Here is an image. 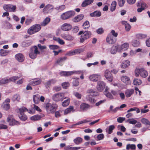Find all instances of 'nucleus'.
Masks as SVG:
<instances>
[{"label": "nucleus", "mask_w": 150, "mask_h": 150, "mask_svg": "<svg viewBox=\"0 0 150 150\" xmlns=\"http://www.w3.org/2000/svg\"><path fill=\"white\" fill-rule=\"evenodd\" d=\"M58 106L56 103H47L45 105V109L47 113L48 114H53L57 109Z\"/></svg>", "instance_id": "f257e3e1"}, {"label": "nucleus", "mask_w": 150, "mask_h": 150, "mask_svg": "<svg viewBox=\"0 0 150 150\" xmlns=\"http://www.w3.org/2000/svg\"><path fill=\"white\" fill-rule=\"evenodd\" d=\"M79 35H81L80 38V42H83L85 40L90 38L91 35V31L88 30L83 32L81 31L79 33Z\"/></svg>", "instance_id": "f03ea898"}, {"label": "nucleus", "mask_w": 150, "mask_h": 150, "mask_svg": "<svg viewBox=\"0 0 150 150\" xmlns=\"http://www.w3.org/2000/svg\"><path fill=\"white\" fill-rule=\"evenodd\" d=\"M41 29L40 25L36 24L30 27L28 30V33L30 35L33 34L39 31Z\"/></svg>", "instance_id": "7ed1b4c3"}, {"label": "nucleus", "mask_w": 150, "mask_h": 150, "mask_svg": "<svg viewBox=\"0 0 150 150\" xmlns=\"http://www.w3.org/2000/svg\"><path fill=\"white\" fill-rule=\"evenodd\" d=\"M64 94L65 93H58L55 94L52 96V99L56 102L62 101L67 98L66 97H64Z\"/></svg>", "instance_id": "20e7f679"}, {"label": "nucleus", "mask_w": 150, "mask_h": 150, "mask_svg": "<svg viewBox=\"0 0 150 150\" xmlns=\"http://www.w3.org/2000/svg\"><path fill=\"white\" fill-rule=\"evenodd\" d=\"M135 75L138 76L139 75L143 78L146 77L148 75L147 72L144 69H136L135 71Z\"/></svg>", "instance_id": "39448f33"}, {"label": "nucleus", "mask_w": 150, "mask_h": 150, "mask_svg": "<svg viewBox=\"0 0 150 150\" xmlns=\"http://www.w3.org/2000/svg\"><path fill=\"white\" fill-rule=\"evenodd\" d=\"M75 14L74 11H70L63 13L61 16V18L62 20H67L74 16Z\"/></svg>", "instance_id": "423d86ee"}, {"label": "nucleus", "mask_w": 150, "mask_h": 150, "mask_svg": "<svg viewBox=\"0 0 150 150\" xmlns=\"http://www.w3.org/2000/svg\"><path fill=\"white\" fill-rule=\"evenodd\" d=\"M40 54V52L38 50L37 47L35 46H34L33 48L31 49L29 54L30 58L34 59L36 57L37 55L38 54Z\"/></svg>", "instance_id": "0eeeda50"}, {"label": "nucleus", "mask_w": 150, "mask_h": 150, "mask_svg": "<svg viewBox=\"0 0 150 150\" xmlns=\"http://www.w3.org/2000/svg\"><path fill=\"white\" fill-rule=\"evenodd\" d=\"M105 83L103 81H98L97 83L96 89L100 92L102 91L105 88Z\"/></svg>", "instance_id": "6e6552de"}, {"label": "nucleus", "mask_w": 150, "mask_h": 150, "mask_svg": "<svg viewBox=\"0 0 150 150\" xmlns=\"http://www.w3.org/2000/svg\"><path fill=\"white\" fill-rule=\"evenodd\" d=\"M101 78V76L98 74H93L90 75L89 77V80L93 82H96Z\"/></svg>", "instance_id": "1a4fd4ad"}, {"label": "nucleus", "mask_w": 150, "mask_h": 150, "mask_svg": "<svg viewBox=\"0 0 150 150\" xmlns=\"http://www.w3.org/2000/svg\"><path fill=\"white\" fill-rule=\"evenodd\" d=\"M3 8L5 11L14 12L16 9V7L15 6L9 4L4 5Z\"/></svg>", "instance_id": "9d476101"}, {"label": "nucleus", "mask_w": 150, "mask_h": 150, "mask_svg": "<svg viewBox=\"0 0 150 150\" xmlns=\"http://www.w3.org/2000/svg\"><path fill=\"white\" fill-rule=\"evenodd\" d=\"M104 76L109 81L112 82L113 78L112 74L108 70H106L104 72Z\"/></svg>", "instance_id": "9b49d317"}, {"label": "nucleus", "mask_w": 150, "mask_h": 150, "mask_svg": "<svg viewBox=\"0 0 150 150\" xmlns=\"http://www.w3.org/2000/svg\"><path fill=\"white\" fill-rule=\"evenodd\" d=\"M72 28L71 25L67 23H65L63 24L61 26V29L65 31H68L70 30Z\"/></svg>", "instance_id": "f8f14e48"}, {"label": "nucleus", "mask_w": 150, "mask_h": 150, "mask_svg": "<svg viewBox=\"0 0 150 150\" xmlns=\"http://www.w3.org/2000/svg\"><path fill=\"white\" fill-rule=\"evenodd\" d=\"M7 121L9 122V124L11 125H14L18 124V121L15 119L11 118V116L9 115L7 119Z\"/></svg>", "instance_id": "ddd939ff"}, {"label": "nucleus", "mask_w": 150, "mask_h": 150, "mask_svg": "<svg viewBox=\"0 0 150 150\" xmlns=\"http://www.w3.org/2000/svg\"><path fill=\"white\" fill-rule=\"evenodd\" d=\"M106 41L109 44H113L115 42L116 40L111 35L109 34L106 38Z\"/></svg>", "instance_id": "4468645a"}, {"label": "nucleus", "mask_w": 150, "mask_h": 150, "mask_svg": "<svg viewBox=\"0 0 150 150\" xmlns=\"http://www.w3.org/2000/svg\"><path fill=\"white\" fill-rule=\"evenodd\" d=\"M120 48V46L118 45L113 46L111 48L110 50V53L112 54H115L116 53L117 51L120 52L121 50L119 49Z\"/></svg>", "instance_id": "2eb2a0df"}, {"label": "nucleus", "mask_w": 150, "mask_h": 150, "mask_svg": "<svg viewBox=\"0 0 150 150\" xmlns=\"http://www.w3.org/2000/svg\"><path fill=\"white\" fill-rule=\"evenodd\" d=\"M61 36L62 38L68 41L73 40L74 39V36L69 34H63Z\"/></svg>", "instance_id": "dca6fc26"}, {"label": "nucleus", "mask_w": 150, "mask_h": 150, "mask_svg": "<svg viewBox=\"0 0 150 150\" xmlns=\"http://www.w3.org/2000/svg\"><path fill=\"white\" fill-rule=\"evenodd\" d=\"M41 80L40 79H36L31 81L29 83L30 85L33 86H35L39 85L41 83Z\"/></svg>", "instance_id": "f3484780"}, {"label": "nucleus", "mask_w": 150, "mask_h": 150, "mask_svg": "<svg viewBox=\"0 0 150 150\" xmlns=\"http://www.w3.org/2000/svg\"><path fill=\"white\" fill-rule=\"evenodd\" d=\"M45 115L43 114H41L40 115H37L31 117V120L33 121H37L40 120L41 118L44 117Z\"/></svg>", "instance_id": "a211bd4d"}, {"label": "nucleus", "mask_w": 150, "mask_h": 150, "mask_svg": "<svg viewBox=\"0 0 150 150\" xmlns=\"http://www.w3.org/2000/svg\"><path fill=\"white\" fill-rule=\"evenodd\" d=\"M134 92V90L133 89H127L125 92V94L126 96L128 98L130 97Z\"/></svg>", "instance_id": "6ab92c4d"}, {"label": "nucleus", "mask_w": 150, "mask_h": 150, "mask_svg": "<svg viewBox=\"0 0 150 150\" xmlns=\"http://www.w3.org/2000/svg\"><path fill=\"white\" fill-rule=\"evenodd\" d=\"M89 105L84 103H82L80 105V109L82 111H85L89 108Z\"/></svg>", "instance_id": "aec40b11"}, {"label": "nucleus", "mask_w": 150, "mask_h": 150, "mask_svg": "<svg viewBox=\"0 0 150 150\" xmlns=\"http://www.w3.org/2000/svg\"><path fill=\"white\" fill-rule=\"evenodd\" d=\"M53 6L51 4H48L43 9V11L45 13H47L48 11L53 9Z\"/></svg>", "instance_id": "412c9836"}, {"label": "nucleus", "mask_w": 150, "mask_h": 150, "mask_svg": "<svg viewBox=\"0 0 150 150\" xmlns=\"http://www.w3.org/2000/svg\"><path fill=\"white\" fill-rule=\"evenodd\" d=\"M75 72H74L73 71H62L60 72V75L62 76H69L72 75L73 74L75 73Z\"/></svg>", "instance_id": "4be33fe9"}, {"label": "nucleus", "mask_w": 150, "mask_h": 150, "mask_svg": "<svg viewBox=\"0 0 150 150\" xmlns=\"http://www.w3.org/2000/svg\"><path fill=\"white\" fill-rule=\"evenodd\" d=\"M15 57L16 59L19 62H23L24 59L23 55L21 53L16 54L15 56Z\"/></svg>", "instance_id": "5701e85b"}, {"label": "nucleus", "mask_w": 150, "mask_h": 150, "mask_svg": "<svg viewBox=\"0 0 150 150\" xmlns=\"http://www.w3.org/2000/svg\"><path fill=\"white\" fill-rule=\"evenodd\" d=\"M31 44V42L27 40H24L21 43V46L23 47H28Z\"/></svg>", "instance_id": "b1692460"}, {"label": "nucleus", "mask_w": 150, "mask_h": 150, "mask_svg": "<svg viewBox=\"0 0 150 150\" xmlns=\"http://www.w3.org/2000/svg\"><path fill=\"white\" fill-rule=\"evenodd\" d=\"M83 14H79L74 17L73 19V21L75 22H78L82 20L83 17Z\"/></svg>", "instance_id": "393cba45"}, {"label": "nucleus", "mask_w": 150, "mask_h": 150, "mask_svg": "<svg viewBox=\"0 0 150 150\" xmlns=\"http://www.w3.org/2000/svg\"><path fill=\"white\" fill-rule=\"evenodd\" d=\"M121 79L122 81L126 84H130V83L129 78L126 76H122Z\"/></svg>", "instance_id": "a878e982"}, {"label": "nucleus", "mask_w": 150, "mask_h": 150, "mask_svg": "<svg viewBox=\"0 0 150 150\" xmlns=\"http://www.w3.org/2000/svg\"><path fill=\"white\" fill-rule=\"evenodd\" d=\"M101 13L99 11H96L94 12L91 13L90 16L92 17H99L101 16Z\"/></svg>", "instance_id": "bb28decb"}, {"label": "nucleus", "mask_w": 150, "mask_h": 150, "mask_svg": "<svg viewBox=\"0 0 150 150\" xmlns=\"http://www.w3.org/2000/svg\"><path fill=\"white\" fill-rule=\"evenodd\" d=\"M40 96L39 94H36L33 96V99L35 104H37L39 103Z\"/></svg>", "instance_id": "cd10ccee"}, {"label": "nucleus", "mask_w": 150, "mask_h": 150, "mask_svg": "<svg viewBox=\"0 0 150 150\" xmlns=\"http://www.w3.org/2000/svg\"><path fill=\"white\" fill-rule=\"evenodd\" d=\"M75 111L74 108L73 106H70L69 108L65 110L64 113L65 115H67V114L70 113L71 112H74Z\"/></svg>", "instance_id": "c85d7f7f"}, {"label": "nucleus", "mask_w": 150, "mask_h": 150, "mask_svg": "<svg viewBox=\"0 0 150 150\" xmlns=\"http://www.w3.org/2000/svg\"><path fill=\"white\" fill-rule=\"evenodd\" d=\"M129 65V61L126 60L123 61L121 65V67L122 68H126Z\"/></svg>", "instance_id": "c756f323"}, {"label": "nucleus", "mask_w": 150, "mask_h": 150, "mask_svg": "<svg viewBox=\"0 0 150 150\" xmlns=\"http://www.w3.org/2000/svg\"><path fill=\"white\" fill-rule=\"evenodd\" d=\"M93 1V0H85L82 4L81 6L84 7L91 4Z\"/></svg>", "instance_id": "7c9ffc66"}, {"label": "nucleus", "mask_w": 150, "mask_h": 150, "mask_svg": "<svg viewBox=\"0 0 150 150\" xmlns=\"http://www.w3.org/2000/svg\"><path fill=\"white\" fill-rule=\"evenodd\" d=\"M115 126L113 125L110 126L108 128L105 129L106 132L108 133L109 134H111L112 132V130L114 129Z\"/></svg>", "instance_id": "2f4dec72"}, {"label": "nucleus", "mask_w": 150, "mask_h": 150, "mask_svg": "<svg viewBox=\"0 0 150 150\" xmlns=\"http://www.w3.org/2000/svg\"><path fill=\"white\" fill-rule=\"evenodd\" d=\"M10 82L8 78H4L0 80V85H1Z\"/></svg>", "instance_id": "473e14b6"}, {"label": "nucleus", "mask_w": 150, "mask_h": 150, "mask_svg": "<svg viewBox=\"0 0 150 150\" xmlns=\"http://www.w3.org/2000/svg\"><path fill=\"white\" fill-rule=\"evenodd\" d=\"M82 140V138L78 137L74 140V142L76 144L78 145L81 143Z\"/></svg>", "instance_id": "72a5a7b5"}, {"label": "nucleus", "mask_w": 150, "mask_h": 150, "mask_svg": "<svg viewBox=\"0 0 150 150\" xmlns=\"http://www.w3.org/2000/svg\"><path fill=\"white\" fill-rule=\"evenodd\" d=\"M117 2L115 1H113L111 5L110 10L111 11H114L116 8Z\"/></svg>", "instance_id": "f704fd0d"}, {"label": "nucleus", "mask_w": 150, "mask_h": 150, "mask_svg": "<svg viewBox=\"0 0 150 150\" xmlns=\"http://www.w3.org/2000/svg\"><path fill=\"white\" fill-rule=\"evenodd\" d=\"M136 146L134 144H128L127 145L126 149H131L132 150H135L136 149Z\"/></svg>", "instance_id": "c9c22d12"}, {"label": "nucleus", "mask_w": 150, "mask_h": 150, "mask_svg": "<svg viewBox=\"0 0 150 150\" xmlns=\"http://www.w3.org/2000/svg\"><path fill=\"white\" fill-rule=\"evenodd\" d=\"M1 107L6 110H8L10 108V106L9 103H3L2 104Z\"/></svg>", "instance_id": "e433bc0d"}, {"label": "nucleus", "mask_w": 150, "mask_h": 150, "mask_svg": "<svg viewBox=\"0 0 150 150\" xmlns=\"http://www.w3.org/2000/svg\"><path fill=\"white\" fill-rule=\"evenodd\" d=\"M87 93L93 96H96L98 95V93L93 89H90L87 91Z\"/></svg>", "instance_id": "4c0bfd02"}, {"label": "nucleus", "mask_w": 150, "mask_h": 150, "mask_svg": "<svg viewBox=\"0 0 150 150\" xmlns=\"http://www.w3.org/2000/svg\"><path fill=\"white\" fill-rule=\"evenodd\" d=\"M121 50H127L128 48L129 45L127 43H125L122 44L120 47Z\"/></svg>", "instance_id": "58836bf2"}, {"label": "nucleus", "mask_w": 150, "mask_h": 150, "mask_svg": "<svg viewBox=\"0 0 150 150\" xmlns=\"http://www.w3.org/2000/svg\"><path fill=\"white\" fill-rule=\"evenodd\" d=\"M66 59L67 57H66L59 58L57 60L56 63L59 65H62V62L64 61Z\"/></svg>", "instance_id": "ea45409f"}, {"label": "nucleus", "mask_w": 150, "mask_h": 150, "mask_svg": "<svg viewBox=\"0 0 150 150\" xmlns=\"http://www.w3.org/2000/svg\"><path fill=\"white\" fill-rule=\"evenodd\" d=\"M82 26L84 29H88L90 26L89 22L88 21H86L83 23Z\"/></svg>", "instance_id": "a19ab883"}, {"label": "nucleus", "mask_w": 150, "mask_h": 150, "mask_svg": "<svg viewBox=\"0 0 150 150\" xmlns=\"http://www.w3.org/2000/svg\"><path fill=\"white\" fill-rule=\"evenodd\" d=\"M50 21V18L47 17L43 21L41 25L42 26H45L48 24Z\"/></svg>", "instance_id": "79ce46f5"}, {"label": "nucleus", "mask_w": 150, "mask_h": 150, "mask_svg": "<svg viewBox=\"0 0 150 150\" xmlns=\"http://www.w3.org/2000/svg\"><path fill=\"white\" fill-rule=\"evenodd\" d=\"M9 53V51L7 50L3 49H1L0 51V55L2 56H6Z\"/></svg>", "instance_id": "37998d69"}, {"label": "nucleus", "mask_w": 150, "mask_h": 150, "mask_svg": "<svg viewBox=\"0 0 150 150\" xmlns=\"http://www.w3.org/2000/svg\"><path fill=\"white\" fill-rule=\"evenodd\" d=\"M142 123L146 125H149L150 127V122L147 119L143 118L141 120Z\"/></svg>", "instance_id": "c03bdc74"}, {"label": "nucleus", "mask_w": 150, "mask_h": 150, "mask_svg": "<svg viewBox=\"0 0 150 150\" xmlns=\"http://www.w3.org/2000/svg\"><path fill=\"white\" fill-rule=\"evenodd\" d=\"M70 99L67 98V99L64 100L62 103V105L63 107H66L70 103Z\"/></svg>", "instance_id": "a18cd8bd"}, {"label": "nucleus", "mask_w": 150, "mask_h": 150, "mask_svg": "<svg viewBox=\"0 0 150 150\" xmlns=\"http://www.w3.org/2000/svg\"><path fill=\"white\" fill-rule=\"evenodd\" d=\"M56 82V80L55 79H52L48 81L46 83L47 86H49L51 84H54Z\"/></svg>", "instance_id": "49530a36"}, {"label": "nucleus", "mask_w": 150, "mask_h": 150, "mask_svg": "<svg viewBox=\"0 0 150 150\" xmlns=\"http://www.w3.org/2000/svg\"><path fill=\"white\" fill-rule=\"evenodd\" d=\"M20 115L24 114L23 113L28 111L27 109L24 107H23L18 109Z\"/></svg>", "instance_id": "de8ad7c7"}, {"label": "nucleus", "mask_w": 150, "mask_h": 150, "mask_svg": "<svg viewBox=\"0 0 150 150\" xmlns=\"http://www.w3.org/2000/svg\"><path fill=\"white\" fill-rule=\"evenodd\" d=\"M142 83L141 80L137 79H135L134 80L133 83L134 85H139Z\"/></svg>", "instance_id": "09e8293b"}, {"label": "nucleus", "mask_w": 150, "mask_h": 150, "mask_svg": "<svg viewBox=\"0 0 150 150\" xmlns=\"http://www.w3.org/2000/svg\"><path fill=\"white\" fill-rule=\"evenodd\" d=\"M20 99L19 95L17 94L15 95L12 98V100L13 101H19Z\"/></svg>", "instance_id": "8fccbe9b"}, {"label": "nucleus", "mask_w": 150, "mask_h": 150, "mask_svg": "<svg viewBox=\"0 0 150 150\" xmlns=\"http://www.w3.org/2000/svg\"><path fill=\"white\" fill-rule=\"evenodd\" d=\"M20 119L23 121L26 120L27 119V116L24 114H20L19 115Z\"/></svg>", "instance_id": "3c124183"}, {"label": "nucleus", "mask_w": 150, "mask_h": 150, "mask_svg": "<svg viewBox=\"0 0 150 150\" xmlns=\"http://www.w3.org/2000/svg\"><path fill=\"white\" fill-rule=\"evenodd\" d=\"M126 121L129 122L130 124H135L137 122V121L134 118L129 119Z\"/></svg>", "instance_id": "603ef678"}, {"label": "nucleus", "mask_w": 150, "mask_h": 150, "mask_svg": "<svg viewBox=\"0 0 150 150\" xmlns=\"http://www.w3.org/2000/svg\"><path fill=\"white\" fill-rule=\"evenodd\" d=\"M146 37V35L145 34H139L137 35V38L139 39H142Z\"/></svg>", "instance_id": "864d4df0"}, {"label": "nucleus", "mask_w": 150, "mask_h": 150, "mask_svg": "<svg viewBox=\"0 0 150 150\" xmlns=\"http://www.w3.org/2000/svg\"><path fill=\"white\" fill-rule=\"evenodd\" d=\"M140 43V42L138 40H134L132 42V44L133 46L136 47L139 46Z\"/></svg>", "instance_id": "5fc2aeb1"}, {"label": "nucleus", "mask_w": 150, "mask_h": 150, "mask_svg": "<svg viewBox=\"0 0 150 150\" xmlns=\"http://www.w3.org/2000/svg\"><path fill=\"white\" fill-rule=\"evenodd\" d=\"M65 8L64 5H63L59 7H57L55 8V9L59 11H61L64 10Z\"/></svg>", "instance_id": "6e6d98bb"}, {"label": "nucleus", "mask_w": 150, "mask_h": 150, "mask_svg": "<svg viewBox=\"0 0 150 150\" xmlns=\"http://www.w3.org/2000/svg\"><path fill=\"white\" fill-rule=\"evenodd\" d=\"M19 77L18 76H14L11 77L10 78H8L9 80H10V82L12 81H15L16 80L19 79Z\"/></svg>", "instance_id": "4d7b16f0"}, {"label": "nucleus", "mask_w": 150, "mask_h": 150, "mask_svg": "<svg viewBox=\"0 0 150 150\" xmlns=\"http://www.w3.org/2000/svg\"><path fill=\"white\" fill-rule=\"evenodd\" d=\"M84 51V50L83 49H80L75 50H74V52L75 55L77 54L83 52Z\"/></svg>", "instance_id": "13d9d810"}, {"label": "nucleus", "mask_w": 150, "mask_h": 150, "mask_svg": "<svg viewBox=\"0 0 150 150\" xmlns=\"http://www.w3.org/2000/svg\"><path fill=\"white\" fill-rule=\"evenodd\" d=\"M118 4L120 6L122 7L125 2V0H118Z\"/></svg>", "instance_id": "bf43d9fd"}, {"label": "nucleus", "mask_w": 150, "mask_h": 150, "mask_svg": "<svg viewBox=\"0 0 150 150\" xmlns=\"http://www.w3.org/2000/svg\"><path fill=\"white\" fill-rule=\"evenodd\" d=\"M49 47L51 50H54L58 49L59 47L57 45H49Z\"/></svg>", "instance_id": "052dcab7"}, {"label": "nucleus", "mask_w": 150, "mask_h": 150, "mask_svg": "<svg viewBox=\"0 0 150 150\" xmlns=\"http://www.w3.org/2000/svg\"><path fill=\"white\" fill-rule=\"evenodd\" d=\"M90 121L87 120H81V121L79 122H77L76 123H77V125L82 124L83 123H85L89 122Z\"/></svg>", "instance_id": "680f3d73"}, {"label": "nucleus", "mask_w": 150, "mask_h": 150, "mask_svg": "<svg viewBox=\"0 0 150 150\" xmlns=\"http://www.w3.org/2000/svg\"><path fill=\"white\" fill-rule=\"evenodd\" d=\"M62 85L63 88L66 89L69 86V84L68 82H65L62 83Z\"/></svg>", "instance_id": "e2e57ef3"}, {"label": "nucleus", "mask_w": 150, "mask_h": 150, "mask_svg": "<svg viewBox=\"0 0 150 150\" xmlns=\"http://www.w3.org/2000/svg\"><path fill=\"white\" fill-rule=\"evenodd\" d=\"M74 95L78 99H80L81 98V94L77 92H74L73 93Z\"/></svg>", "instance_id": "0e129e2a"}, {"label": "nucleus", "mask_w": 150, "mask_h": 150, "mask_svg": "<svg viewBox=\"0 0 150 150\" xmlns=\"http://www.w3.org/2000/svg\"><path fill=\"white\" fill-rule=\"evenodd\" d=\"M104 138V135L103 134H100L97 136V140H100Z\"/></svg>", "instance_id": "69168bd1"}, {"label": "nucleus", "mask_w": 150, "mask_h": 150, "mask_svg": "<svg viewBox=\"0 0 150 150\" xmlns=\"http://www.w3.org/2000/svg\"><path fill=\"white\" fill-rule=\"evenodd\" d=\"M73 85L74 86H77L79 85V82L77 79H74L72 82Z\"/></svg>", "instance_id": "338daca9"}, {"label": "nucleus", "mask_w": 150, "mask_h": 150, "mask_svg": "<svg viewBox=\"0 0 150 150\" xmlns=\"http://www.w3.org/2000/svg\"><path fill=\"white\" fill-rule=\"evenodd\" d=\"M125 28L126 30L128 31L130 30L131 28V26L129 23H126V24H125Z\"/></svg>", "instance_id": "774afa93"}]
</instances>
